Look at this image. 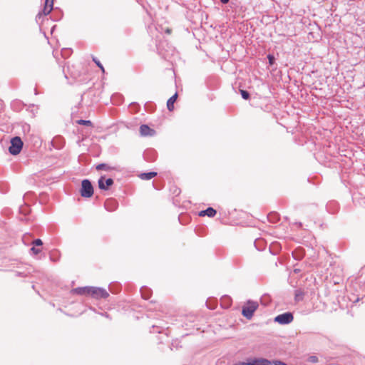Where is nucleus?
Returning a JSON list of instances; mask_svg holds the SVG:
<instances>
[{"label": "nucleus", "mask_w": 365, "mask_h": 365, "mask_svg": "<svg viewBox=\"0 0 365 365\" xmlns=\"http://www.w3.org/2000/svg\"><path fill=\"white\" fill-rule=\"evenodd\" d=\"M258 306L257 302L249 300L247 304L242 307V314L247 319H252Z\"/></svg>", "instance_id": "f257e3e1"}, {"label": "nucleus", "mask_w": 365, "mask_h": 365, "mask_svg": "<svg viewBox=\"0 0 365 365\" xmlns=\"http://www.w3.org/2000/svg\"><path fill=\"white\" fill-rule=\"evenodd\" d=\"M79 68V66L68 63L66 68H64L63 70L66 78H68V76H70L71 78L77 80L81 76V71Z\"/></svg>", "instance_id": "f03ea898"}, {"label": "nucleus", "mask_w": 365, "mask_h": 365, "mask_svg": "<svg viewBox=\"0 0 365 365\" xmlns=\"http://www.w3.org/2000/svg\"><path fill=\"white\" fill-rule=\"evenodd\" d=\"M23 145V141L20 137L16 136L12 138L11 139V145L9 148V153L13 155H18L22 150Z\"/></svg>", "instance_id": "7ed1b4c3"}, {"label": "nucleus", "mask_w": 365, "mask_h": 365, "mask_svg": "<svg viewBox=\"0 0 365 365\" xmlns=\"http://www.w3.org/2000/svg\"><path fill=\"white\" fill-rule=\"evenodd\" d=\"M93 194V187L91 182L85 179L81 182V195L83 197H91Z\"/></svg>", "instance_id": "20e7f679"}, {"label": "nucleus", "mask_w": 365, "mask_h": 365, "mask_svg": "<svg viewBox=\"0 0 365 365\" xmlns=\"http://www.w3.org/2000/svg\"><path fill=\"white\" fill-rule=\"evenodd\" d=\"M294 319L292 312H287L275 317L274 321L279 324L285 325L291 323Z\"/></svg>", "instance_id": "39448f33"}, {"label": "nucleus", "mask_w": 365, "mask_h": 365, "mask_svg": "<svg viewBox=\"0 0 365 365\" xmlns=\"http://www.w3.org/2000/svg\"><path fill=\"white\" fill-rule=\"evenodd\" d=\"M54 0H46L45 6L41 11H40L36 16V21L37 23H39L40 19L44 16L48 15L53 9Z\"/></svg>", "instance_id": "423d86ee"}, {"label": "nucleus", "mask_w": 365, "mask_h": 365, "mask_svg": "<svg viewBox=\"0 0 365 365\" xmlns=\"http://www.w3.org/2000/svg\"><path fill=\"white\" fill-rule=\"evenodd\" d=\"M109 296L108 292L103 288L92 287L91 296L96 299H106Z\"/></svg>", "instance_id": "0eeeda50"}, {"label": "nucleus", "mask_w": 365, "mask_h": 365, "mask_svg": "<svg viewBox=\"0 0 365 365\" xmlns=\"http://www.w3.org/2000/svg\"><path fill=\"white\" fill-rule=\"evenodd\" d=\"M113 180L112 178L105 179L104 176H101L98 182V187L101 190H107L113 185Z\"/></svg>", "instance_id": "6e6552de"}, {"label": "nucleus", "mask_w": 365, "mask_h": 365, "mask_svg": "<svg viewBox=\"0 0 365 365\" xmlns=\"http://www.w3.org/2000/svg\"><path fill=\"white\" fill-rule=\"evenodd\" d=\"M92 287H77L72 289L73 294L83 296H91Z\"/></svg>", "instance_id": "1a4fd4ad"}, {"label": "nucleus", "mask_w": 365, "mask_h": 365, "mask_svg": "<svg viewBox=\"0 0 365 365\" xmlns=\"http://www.w3.org/2000/svg\"><path fill=\"white\" fill-rule=\"evenodd\" d=\"M104 207L106 210L109 212H113L118 208V203L115 200L110 198L106 200L104 203Z\"/></svg>", "instance_id": "9d476101"}, {"label": "nucleus", "mask_w": 365, "mask_h": 365, "mask_svg": "<svg viewBox=\"0 0 365 365\" xmlns=\"http://www.w3.org/2000/svg\"><path fill=\"white\" fill-rule=\"evenodd\" d=\"M247 364L248 365H272L271 361L264 358H254Z\"/></svg>", "instance_id": "9b49d317"}, {"label": "nucleus", "mask_w": 365, "mask_h": 365, "mask_svg": "<svg viewBox=\"0 0 365 365\" xmlns=\"http://www.w3.org/2000/svg\"><path fill=\"white\" fill-rule=\"evenodd\" d=\"M140 133L143 136H151L155 133V130L148 125L143 124L140 127Z\"/></svg>", "instance_id": "f8f14e48"}, {"label": "nucleus", "mask_w": 365, "mask_h": 365, "mask_svg": "<svg viewBox=\"0 0 365 365\" xmlns=\"http://www.w3.org/2000/svg\"><path fill=\"white\" fill-rule=\"evenodd\" d=\"M51 144L53 148L61 149L64 144L63 138L61 136H56L52 140Z\"/></svg>", "instance_id": "ddd939ff"}, {"label": "nucleus", "mask_w": 365, "mask_h": 365, "mask_svg": "<svg viewBox=\"0 0 365 365\" xmlns=\"http://www.w3.org/2000/svg\"><path fill=\"white\" fill-rule=\"evenodd\" d=\"M292 256L296 260H301L304 256V251L302 248L299 247L292 252Z\"/></svg>", "instance_id": "4468645a"}, {"label": "nucleus", "mask_w": 365, "mask_h": 365, "mask_svg": "<svg viewBox=\"0 0 365 365\" xmlns=\"http://www.w3.org/2000/svg\"><path fill=\"white\" fill-rule=\"evenodd\" d=\"M178 98V93H175L173 96H171L167 101V108L169 111H173L174 109V103Z\"/></svg>", "instance_id": "2eb2a0df"}, {"label": "nucleus", "mask_w": 365, "mask_h": 365, "mask_svg": "<svg viewBox=\"0 0 365 365\" xmlns=\"http://www.w3.org/2000/svg\"><path fill=\"white\" fill-rule=\"evenodd\" d=\"M216 213H217L216 210L215 209H213L212 207H210L205 210L200 211L199 215H200V216L207 215L210 217H212L216 215Z\"/></svg>", "instance_id": "dca6fc26"}, {"label": "nucleus", "mask_w": 365, "mask_h": 365, "mask_svg": "<svg viewBox=\"0 0 365 365\" xmlns=\"http://www.w3.org/2000/svg\"><path fill=\"white\" fill-rule=\"evenodd\" d=\"M157 175L156 172L143 173L139 175L141 180H148Z\"/></svg>", "instance_id": "f3484780"}, {"label": "nucleus", "mask_w": 365, "mask_h": 365, "mask_svg": "<svg viewBox=\"0 0 365 365\" xmlns=\"http://www.w3.org/2000/svg\"><path fill=\"white\" fill-rule=\"evenodd\" d=\"M140 294L143 299H148L152 294V291L150 288L143 287L140 289Z\"/></svg>", "instance_id": "a211bd4d"}, {"label": "nucleus", "mask_w": 365, "mask_h": 365, "mask_svg": "<svg viewBox=\"0 0 365 365\" xmlns=\"http://www.w3.org/2000/svg\"><path fill=\"white\" fill-rule=\"evenodd\" d=\"M268 220L272 223H276L279 220V215L277 212H270L267 215Z\"/></svg>", "instance_id": "6ab92c4d"}, {"label": "nucleus", "mask_w": 365, "mask_h": 365, "mask_svg": "<svg viewBox=\"0 0 365 365\" xmlns=\"http://www.w3.org/2000/svg\"><path fill=\"white\" fill-rule=\"evenodd\" d=\"M144 155L146 160L148 161H154L155 160V151L153 150H147Z\"/></svg>", "instance_id": "aec40b11"}, {"label": "nucleus", "mask_w": 365, "mask_h": 365, "mask_svg": "<svg viewBox=\"0 0 365 365\" xmlns=\"http://www.w3.org/2000/svg\"><path fill=\"white\" fill-rule=\"evenodd\" d=\"M96 169L97 170L110 171L111 170H113L114 168L106 163H100L98 165H96Z\"/></svg>", "instance_id": "412c9836"}, {"label": "nucleus", "mask_w": 365, "mask_h": 365, "mask_svg": "<svg viewBox=\"0 0 365 365\" xmlns=\"http://www.w3.org/2000/svg\"><path fill=\"white\" fill-rule=\"evenodd\" d=\"M232 300L229 297H225L222 299V306L225 308H228L231 306Z\"/></svg>", "instance_id": "4be33fe9"}, {"label": "nucleus", "mask_w": 365, "mask_h": 365, "mask_svg": "<svg viewBox=\"0 0 365 365\" xmlns=\"http://www.w3.org/2000/svg\"><path fill=\"white\" fill-rule=\"evenodd\" d=\"M240 94L242 98L245 100H248L250 98V93L245 90H240Z\"/></svg>", "instance_id": "5701e85b"}, {"label": "nucleus", "mask_w": 365, "mask_h": 365, "mask_svg": "<svg viewBox=\"0 0 365 365\" xmlns=\"http://www.w3.org/2000/svg\"><path fill=\"white\" fill-rule=\"evenodd\" d=\"M92 58H93V62L96 64V66L101 68V70L102 71L103 73H104L105 70H104V68H103V65L101 64V63L94 56H93Z\"/></svg>", "instance_id": "b1692460"}, {"label": "nucleus", "mask_w": 365, "mask_h": 365, "mask_svg": "<svg viewBox=\"0 0 365 365\" xmlns=\"http://www.w3.org/2000/svg\"><path fill=\"white\" fill-rule=\"evenodd\" d=\"M77 123L79 124V125H88V126H91L92 125V123L91 120H78L77 121Z\"/></svg>", "instance_id": "393cba45"}, {"label": "nucleus", "mask_w": 365, "mask_h": 365, "mask_svg": "<svg viewBox=\"0 0 365 365\" xmlns=\"http://www.w3.org/2000/svg\"><path fill=\"white\" fill-rule=\"evenodd\" d=\"M307 361L309 363H317L318 362V358L316 356H310L307 359Z\"/></svg>", "instance_id": "a878e982"}, {"label": "nucleus", "mask_w": 365, "mask_h": 365, "mask_svg": "<svg viewBox=\"0 0 365 365\" xmlns=\"http://www.w3.org/2000/svg\"><path fill=\"white\" fill-rule=\"evenodd\" d=\"M267 58L269 60V66H272L274 63V61H275V58L273 55L272 54H269L267 56Z\"/></svg>", "instance_id": "bb28decb"}, {"label": "nucleus", "mask_w": 365, "mask_h": 365, "mask_svg": "<svg viewBox=\"0 0 365 365\" xmlns=\"http://www.w3.org/2000/svg\"><path fill=\"white\" fill-rule=\"evenodd\" d=\"M303 298V294L301 292H299V291H296V293H295V300L296 301H299V300H302Z\"/></svg>", "instance_id": "cd10ccee"}, {"label": "nucleus", "mask_w": 365, "mask_h": 365, "mask_svg": "<svg viewBox=\"0 0 365 365\" xmlns=\"http://www.w3.org/2000/svg\"><path fill=\"white\" fill-rule=\"evenodd\" d=\"M32 244L35 247L36 246L38 247V246H41L43 245V242L41 239H36L33 241Z\"/></svg>", "instance_id": "c85d7f7f"}, {"label": "nucleus", "mask_w": 365, "mask_h": 365, "mask_svg": "<svg viewBox=\"0 0 365 365\" xmlns=\"http://www.w3.org/2000/svg\"><path fill=\"white\" fill-rule=\"evenodd\" d=\"M30 250L35 255L39 254L41 252L40 248H36L35 246L32 247Z\"/></svg>", "instance_id": "c756f323"}, {"label": "nucleus", "mask_w": 365, "mask_h": 365, "mask_svg": "<svg viewBox=\"0 0 365 365\" xmlns=\"http://www.w3.org/2000/svg\"><path fill=\"white\" fill-rule=\"evenodd\" d=\"M274 365H287L286 363L279 361V360H275L272 361Z\"/></svg>", "instance_id": "7c9ffc66"}, {"label": "nucleus", "mask_w": 365, "mask_h": 365, "mask_svg": "<svg viewBox=\"0 0 365 365\" xmlns=\"http://www.w3.org/2000/svg\"><path fill=\"white\" fill-rule=\"evenodd\" d=\"M234 365H248L247 362H238L235 363Z\"/></svg>", "instance_id": "2f4dec72"}, {"label": "nucleus", "mask_w": 365, "mask_h": 365, "mask_svg": "<svg viewBox=\"0 0 365 365\" xmlns=\"http://www.w3.org/2000/svg\"><path fill=\"white\" fill-rule=\"evenodd\" d=\"M301 272V269H299V268H294V272L296 273V274H298Z\"/></svg>", "instance_id": "473e14b6"}, {"label": "nucleus", "mask_w": 365, "mask_h": 365, "mask_svg": "<svg viewBox=\"0 0 365 365\" xmlns=\"http://www.w3.org/2000/svg\"><path fill=\"white\" fill-rule=\"evenodd\" d=\"M220 1L222 3V4H227L230 0H220Z\"/></svg>", "instance_id": "72a5a7b5"}]
</instances>
